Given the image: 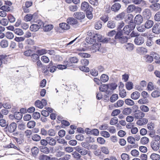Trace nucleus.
Here are the masks:
<instances>
[{
  "instance_id": "nucleus-1",
  "label": "nucleus",
  "mask_w": 160,
  "mask_h": 160,
  "mask_svg": "<svg viewBox=\"0 0 160 160\" xmlns=\"http://www.w3.org/2000/svg\"><path fill=\"white\" fill-rule=\"evenodd\" d=\"M114 38L117 41L121 44L127 42L128 39V37L122 33V31L119 30L117 32Z\"/></svg>"
},
{
  "instance_id": "nucleus-2",
  "label": "nucleus",
  "mask_w": 160,
  "mask_h": 160,
  "mask_svg": "<svg viewBox=\"0 0 160 160\" xmlns=\"http://www.w3.org/2000/svg\"><path fill=\"white\" fill-rule=\"evenodd\" d=\"M144 116L145 113L140 110H135L134 112V117L137 119L142 118Z\"/></svg>"
},
{
  "instance_id": "nucleus-3",
  "label": "nucleus",
  "mask_w": 160,
  "mask_h": 160,
  "mask_svg": "<svg viewBox=\"0 0 160 160\" xmlns=\"http://www.w3.org/2000/svg\"><path fill=\"white\" fill-rule=\"evenodd\" d=\"M41 25H40L41 27H43V30L44 32H49L52 29L53 26L52 24H47L45 25V24L42 22H41Z\"/></svg>"
},
{
  "instance_id": "nucleus-4",
  "label": "nucleus",
  "mask_w": 160,
  "mask_h": 160,
  "mask_svg": "<svg viewBox=\"0 0 160 160\" xmlns=\"http://www.w3.org/2000/svg\"><path fill=\"white\" fill-rule=\"evenodd\" d=\"M17 127V124L15 122H12L11 123L9 126L6 127L8 131L10 132H14L16 129Z\"/></svg>"
},
{
  "instance_id": "nucleus-5",
  "label": "nucleus",
  "mask_w": 160,
  "mask_h": 160,
  "mask_svg": "<svg viewBox=\"0 0 160 160\" xmlns=\"http://www.w3.org/2000/svg\"><path fill=\"white\" fill-rule=\"evenodd\" d=\"M143 21V18L141 15L138 14L135 17L134 22L137 25H140Z\"/></svg>"
},
{
  "instance_id": "nucleus-6",
  "label": "nucleus",
  "mask_w": 160,
  "mask_h": 160,
  "mask_svg": "<svg viewBox=\"0 0 160 160\" xmlns=\"http://www.w3.org/2000/svg\"><path fill=\"white\" fill-rule=\"evenodd\" d=\"M152 32L156 34L160 33V23L157 22L154 25L152 28Z\"/></svg>"
},
{
  "instance_id": "nucleus-7",
  "label": "nucleus",
  "mask_w": 160,
  "mask_h": 160,
  "mask_svg": "<svg viewBox=\"0 0 160 160\" xmlns=\"http://www.w3.org/2000/svg\"><path fill=\"white\" fill-rule=\"evenodd\" d=\"M144 38L140 35L136 37L134 40L135 43L138 45L142 44L144 43Z\"/></svg>"
},
{
  "instance_id": "nucleus-8",
  "label": "nucleus",
  "mask_w": 160,
  "mask_h": 160,
  "mask_svg": "<svg viewBox=\"0 0 160 160\" xmlns=\"http://www.w3.org/2000/svg\"><path fill=\"white\" fill-rule=\"evenodd\" d=\"M144 18L146 19H149L151 17L152 14L150 10L148 9H145L142 12Z\"/></svg>"
},
{
  "instance_id": "nucleus-9",
  "label": "nucleus",
  "mask_w": 160,
  "mask_h": 160,
  "mask_svg": "<svg viewBox=\"0 0 160 160\" xmlns=\"http://www.w3.org/2000/svg\"><path fill=\"white\" fill-rule=\"evenodd\" d=\"M73 16L77 19L81 20L84 18L85 15L83 12H75L73 14Z\"/></svg>"
},
{
  "instance_id": "nucleus-10",
  "label": "nucleus",
  "mask_w": 160,
  "mask_h": 160,
  "mask_svg": "<svg viewBox=\"0 0 160 160\" xmlns=\"http://www.w3.org/2000/svg\"><path fill=\"white\" fill-rule=\"evenodd\" d=\"M152 149L154 151L158 150L159 148V144L158 142L155 141H152L151 143Z\"/></svg>"
},
{
  "instance_id": "nucleus-11",
  "label": "nucleus",
  "mask_w": 160,
  "mask_h": 160,
  "mask_svg": "<svg viewBox=\"0 0 160 160\" xmlns=\"http://www.w3.org/2000/svg\"><path fill=\"white\" fill-rule=\"evenodd\" d=\"M39 148L41 152L44 154H48L50 152L49 149L46 146H40L39 147Z\"/></svg>"
},
{
  "instance_id": "nucleus-12",
  "label": "nucleus",
  "mask_w": 160,
  "mask_h": 160,
  "mask_svg": "<svg viewBox=\"0 0 160 160\" xmlns=\"http://www.w3.org/2000/svg\"><path fill=\"white\" fill-rule=\"evenodd\" d=\"M129 26L126 25L124 27L122 30H119V31H122V33L126 35H128L130 32H131V30L129 28Z\"/></svg>"
},
{
  "instance_id": "nucleus-13",
  "label": "nucleus",
  "mask_w": 160,
  "mask_h": 160,
  "mask_svg": "<svg viewBox=\"0 0 160 160\" xmlns=\"http://www.w3.org/2000/svg\"><path fill=\"white\" fill-rule=\"evenodd\" d=\"M147 20L145 22L144 25L146 29H149L153 26L154 24L152 20L149 19Z\"/></svg>"
},
{
  "instance_id": "nucleus-14",
  "label": "nucleus",
  "mask_w": 160,
  "mask_h": 160,
  "mask_svg": "<svg viewBox=\"0 0 160 160\" xmlns=\"http://www.w3.org/2000/svg\"><path fill=\"white\" fill-rule=\"evenodd\" d=\"M40 23H41V22ZM40 25L41 24L39 25L36 24L32 25L30 27V29L31 31L36 32L40 29V27H41Z\"/></svg>"
},
{
  "instance_id": "nucleus-15",
  "label": "nucleus",
  "mask_w": 160,
  "mask_h": 160,
  "mask_svg": "<svg viewBox=\"0 0 160 160\" xmlns=\"http://www.w3.org/2000/svg\"><path fill=\"white\" fill-rule=\"evenodd\" d=\"M67 21L68 24L71 25L76 24L78 22V21L76 19L72 17L68 18Z\"/></svg>"
},
{
  "instance_id": "nucleus-16",
  "label": "nucleus",
  "mask_w": 160,
  "mask_h": 160,
  "mask_svg": "<svg viewBox=\"0 0 160 160\" xmlns=\"http://www.w3.org/2000/svg\"><path fill=\"white\" fill-rule=\"evenodd\" d=\"M121 7V5L118 3H114L111 7V10L113 11L116 12L118 11Z\"/></svg>"
},
{
  "instance_id": "nucleus-17",
  "label": "nucleus",
  "mask_w": 160,
  "mask_h": 160,
  "mask_svg": "<svg viewBox=\"0 0 160 160\" xmlns=\"http://www.w3.org/2000/svg\"><path fill=\"white\" fill-rule=\"evenodd\" d=\"M89 7L88 3L84 1L82 2L81 4V9L82 10L85 11L88 9Z\"/></svg>"
},
{
  "instance_id": "nucleus-18",
  "label": "nucleus",
  "mask_w": 160,
  "mask_h": 160,
  "mask_svg": "<svg viewBox=\"0 0 160 160\" xmlns=\"http://www.w3.org/2000/svg\"><path fill=\"white\" fill-rule=\"evenodd\" d=\"M86 42L90 44H93V42H96V38L94 36L92 37H87L86 38Z\"/></svg>"
},
{
  "instance_id": "nucleus-19",
  "label": "nucleus",
  "mask_w": 160,
  "mask_h": 160,
  "mask_svg": "<svg viewBox=\"0 0 160 160\" xmlns=\"http://www.w3.org/2000/svg\"><path fill=\"white\" fill-rule=\"evenodd\" d=\"M39 151V149L37 147H33L31 150L32 156L34 157H36L38 154Z\"/></svg>"
},
{
  "instance_id": "nucleus-20",
  "label": "nucleus",
  "mask_w": 160,
  "mask_h": 160,
  "mask_svg": "<svg viewBox=\"0 0 160 160\" xmlns=\"http://www.w3.org/2000/svg\"><path fill=\"white\" fill-rule=\"evenodd\" d=\"M140 93L138 91H135L133 92L131 95V98L133 100L138 99L140 96Z\"/></svg>"
},
{
  "instance_id": "nucleus-21",
  "label": "nucleus",
  "mask_w": 160,
  "mask_h": 160,
  "mask_svg": "<svg viewBox=\"0 0 160 160\" xmlns=\"http://www.w3.org/2000/svg\"><path fill=\"white\" fill-rule=\"evenodd\" d=\"M47 140H48V142L50 145L54 146L56 144V140L54 138L50 137H47Z\"/></svg>"
},
{
  "instance_id": "nucleus-22",
  "label": "nucleus",
  "mask_w": 160,
  "mask_h": 160,
  "mask_svg": "<svg viewBox=\"0 0 160 160\" xmlns=\"http://www.w3.org/2000/svg\"><path fill=\"white\" fill-rule=\"evenodd\" d=\"M13 28V32L19 36H22L24 34V32L22 29L19 28L14 29Z\"/></svg>"
},
{
  "instance_id": "nucleus-23",
  "label": "nucleus",
  "mask_w": 160,
  "mask_h": 160,
  "mask_svg": "<svg viewBox=\"0 0 160 160\" xmlns=\"http://www.w3.org/2000/svg\"><path fill=\"white\" fill-rule=\"evenodd\" d=\"M94 37H95L96 40V38L98 39V40L100 42H107V39L106 38H104L100 35L96 34L95 36H94Z\"/></svg>"
},
{
  "instance_id": "nucleus-24",
  "label": "nucleus",
  "mask_w": 160,
  "mask_h": 160,
  "mask_svg": "<svg viewBox=\"0 0 160 160\" xmlns=\"http://www.w3.org/2000/svg\"><path fill=\"white\" fill-rule=\"evenodd\" d=\"M133 16L132 14H128L125 18V22L127 23L133 21Z\"/></svg>"
},
{
  "instance_id": "nucleus-25",
  "label": "nucleus",
  "mask_w": 160,
  "mask_h": 160,
  "mask_svg": "<svg viewBox=\"0 0 160 160\" xmlns=\"http://www.w3.org/2000/svg\"><path fill=\"white\" fill-rule=\"evenodd\" d=\"M101 47V44L97 43L94 44L92 46L91 48L93 50V51L97 52L99 51Z\"/></svg>"
},
{
  "instance_id": "nucleus-26",
  "label": "nucleus",
  "mask_w": 160,
  "mask_h": 160,
  "mask_svg": "<svg viewBox=\"0 0 160 160\" xmlns=\"http://www.w3.org/2000/svg\"><path fill=\"white\" fill-rule=\"evenodd\" d=\"M65 63L66 65H57V68L59 69L62 70L63 69H65L67 68V66L69 67L71 65L69 64V63L68 61H66L65 62Z\"/></svg>"
},
{
  "instance_id": "nucleus-27",
  "label": "nucleus",
  "mask_w": 160,
  "mask_h": 160,
  "mask_svg": "<svg viewBox=\"0 0 160 160\" xmlns=\"http://www.w3.org/2000/svg\"><path fill=\"white\" fill-rule=\"evenodd\" d=\"M150 8L154 11H157L160 8V4L156 3L150 6Z\"/></svg>"
},
{
  "instance_id": "nucleus-28",
  "label": "nucleus",
  "mask_w": 160,
  "mask_h": 160,
  "mask_svg": "<svg viewBox=\"0 0 160 160\" xmlns=\"http://www.w3.org/2000/svg\"><path fill=\"white\" fill-rule=\"evenodd\" d=\"M132 110L130 108H124L122 111V113L126 115L130 114L132 112Z\"/></svg>"
},
{
  "instance_id": "nucleus-29",
  "label": "nucleus",
  "mask_w": 160,
  "mask_h": 160,
  "mask_svg": "<svg viewBox=\"0 0 160 160\" xmlns=\"http://www.w3.org/2000/svg\"><path fill=\"white\" fill-rule=\"evenodd\" d=\"M108 79V76L105 74H102L100 77L101 81L103 82H107Z\"/></svg>"
},
{
  "instance_id": "nucleus-30",
  "label": "nucleus",
  "mask_w": 160,
  "mask_h": 160,
  "mask_svg": "<svg viewBox=\"0 0 160 160\" xmlns=\"http://www.w3.org/2000/svg\"><path fill=\"white\" fill-rule=\"evenodd\" d=\"M60 28L63 29L68 30L70 28V26L65 23H62L59 24Z\"/></svg>"
},
{
  "instance_id": "nucleus-31",
  "label": "nucleus",
  "mask_w": 160,
  "mask_h": 160,
  "mask_svg": "<svg viewBox=\"0 0 160 160\" xmlns=\"http://www.w3.org/2000/svg\"><path fill=\"white\" fill-rule=\"evenodd\" d=\"M125 16V13L124 12H122L116 16V19L118 20H122L124 18Z\"/></svg>"
},
{
  "instance_id": "nucleus-32",
  "label": "nucleus",
  "mask_w": 160,
  "mask_h": 160,
  "mask_svg": "<svg viewBox=\"0 0 160 160\" xmlns=\"http://www.w3.org/2000/svg\"><path fill=\"white\" fill-rule=\"evenodd\" d=\"M36 124V122L34 121H30L28 122L27 126L29 128H32L35 127Z\"/></svg>"
},
{
  "instance_id": "nucleus-33",
  "label": "nucleus",
  "mask_w": 160,
  "mask_h": 160,
  "mask_svg": "<svg viewBox=\"0 0 160 160\" xmlns=\"http://www.w3.org/2000/svg\"><path fill=\"white\" fill-rule=\"evenodd\" d=\"M31 57L32 61L34 62H36L39 60V57L37 54H32Z\"/></svg>"
},
{
  "instance_id": "nucleus-34",
  "label": "nucleus",
  "mask_w": 160,
  "mask_h": 160,
  "mask_svg": "<svg viewBox=\"0 0 160 160\" xmlns=\"http://www.w3.org/2000/svg\"><path fill=\"white\" fill-rule=\"evenodd\" d=\"M108 89V84H103L100 86L99 88V90L102 92H105Z\"/></svg>"
},
{
  "instance_id": "nucleus-35",
  "label": "nucleus",
  "mask_w": 160,
  "mask_h": 160,
  "mask_svg": "<svg viewBox=\"0 0 160 160\" xmlns=\"http://www.w3.org/2000/svg\"><path fill=\"white\" fill-rule=\"evenodd\" d=\"M150 158L152 160H159L160 159V156L158 154L153 153L150 156Z\"/></svg>"
},
{
  "instance_id": "nucleus-36",
  "label": "nucleus",
  "mask_w": 160,
  "mask_h": 160,
  "mask_svg": "<svg viewBox=\"0 0 160 160\" xmlns=\"http://www.w3.org/2000/svg\"><path fill=\"white\" fill-rule=\"evenodd\" d=\"M151 96L154 98L159 97L160 96V91L158 90L154 91L151 93Z\"/></svg>"
},
{
  "instance_id": "nucleus-37",
  "label": "nucleus",
  "mask_w": 160,
  "mask_h": 160,
  "mask_svg": "<svg viewBox=\"0 0 160 160\" xmlns=\"http://www.w3.org/2000/svg\"><path fill=\"white\" fill-rule=\"evenodd\" d=\"M41 139V137L37 134H33L32 136V139L34 141L38 142Z\"/></svg>"
},
{
  "instance_id": "nucleus-38",
  "label": "nucleus",
  "mask_w": 160,
  "mask_h": 160,
  "mask_svg": "<svg viewBox=\"0 0 160 160\" xmlns=\"http://www.w3.org/2000/svg\"><path fill=\"white\" fill-rule=\"evenodd\" d=\"M26 128V125L23 122H20L18 124V129L21 131H23Z\"/></svg>"
},
{
  "instance_id": "nucleus-39",
  "label": "nucleus",
  "mask_w": 160,
  "mask_h": 160,
  "mask_svg": "<svg viewBox=\"0 0 160 160\" xmlns=\"http://www.w3.org/2000/svg\"><path fill=\"white\" fill-rule=\"evenodd\" d=\"M136 9V7L134 5H129L127 8V12H131L134 11Z\"/></svg>"
},
{
  "instance_id": "nucleus-40",
  "label": "nucleus",
  "mask_w": 160,
  "mask_h": 160,
  "mask_svg": "<svg viewBox=\"0 0 160 160\" xmlns=\"http://www.w3.org/2000/svg\"><path fill=\"white\" fill-rule=\"evenodd\" d=\"M119 94L122 98H124L126 97L127 94L125 90L123 89L122 88H120Z\"/></svg>"
},
{
  "instance_id": "nucleus-41",
  "label": "nucleus",
  "mask_w": 160,
  "mask_h": 160,
  "mask_svg": "<svg viewBox=\"0 0 160 160\" xmlns=\"http://www.w3.org/2000/svg\"><path fill=\"white\" fill-rule=\"evenodd\" d=\"M118 98V95L116 94H113L110 97V101L112 102H115Z\"/></svg>"
},
{
  "instance_id": "nucleus-42",
  "label": "nucleus",
  "mask_w": 160,
  "mask_h": 160,
  "mask_svg": "<svg viewBox=\"0 0 160 160\" xmlns=\"http://www.w3.org/2000/svg\"><path fill=\"white\" fill-rule=\"evenodd\" d=\"M102 22L100 21H98L96 22L94 25L95 28L97 30H98L102 27Z\"/></svg>"
},
{
  "instance_id": "nucleus-43",
  "label": "nucleus",
  "mask_w": 160,
  "mask_h": 160,
  "mask_svg": "<svg viewBox=\"0 0 160 160\" xmlns=\"http://www.w3.org/2000/svg\"><path fill=\"white\" fill-rule=\"evenodd\" d=\"M68 8L70 11L72 12H74L78 10V7L76 5H71L68 7Z\"/></svg>"
},
{
  "instance_id": "nucleus-44",
  "label": "nucleus",
  "mask_w": 160,
  "mask_h": 160,
  "mask_svg": "<svg viewBox=\"0 0 160 160\" xmlns=\"http://www.w3.org/2000/svg\"><path fill=\"white\" fill-rule=\"evenodd\" d=\"M146 58V61L148 63H151L153 61V57L148 55H146L145 56Z\"/></svg>"
},
{
  "instance_id": "nucleus-45",
  "label": "nucleus",
  "mask_w": 160,
  "mask_h": 160,
  "mask_svg": "<svg viewBox=\"0 0 160 160\" xmlns=\"http://www.w3.org/2000/svg\"><path fill=\"white\" fill-rule=\"evenodd\" d=\"M14 117H15V119L19 120L22 118V115L21 112H14Z\"/></svg>"
},
{
  "instance_id": "nucleus-46",
  "label": "nucleus",
  "mask_w": 160,
  "mask_h": 160,
  "mask_svg": "<svg viewBox=\"0 0 160 160\" xmlns=\"http://www.w3.org/2000/svg\"><path fill=\"white\" fill-rule=\"evenodd\" d=\"M125 102L126 104L129 106H132L134 104V101L129 98L126 99L125 100Z\"/></svg>"
},
{
  "instance_id": "nucleus-47",
  "label": "nucleus",
  "mask_w": 160,
  "mask_h": 160,
  "mask_svg": "<svg viewBox=\"0 0 160 160\" xmlns=\"http://www.w3.org/2000/svg\"><path fill=\"white\" fill-rule=\"evenodd\" d=\"M8 123L6 121L3 119H0V126L2 127H7Z\"/></svg>"
},
{
  "instance_id": "nucleus-48",
  "label": "nucleus",
  "mask_w": 160,
  "mask_h": 160,
  "mask_svg": "<svg viewBox=\"0 0 160 160\" xmlns=\"http://www.w3.org/2000/svg\"><path fill=\"white\" fill-rule=\"evenodd\" d=\"M133 44L131 43H128L125 45L126 48L128 51H130L133 49Z\"/></svg>"
},
{
  "instance_id": "nucleus-49",
  "label": "nucleus",
  "mask_w": 160,
  "mask_h": 160,
  "mask_svg": "<svg viewBox=\"0 0 160 160\" xmlns=\"http://www.w3.org/2000/svg\"><path fill=\"white\" fill-rule=\"evenodd\" d=\"M1 46L3 48H6L8 46V41L5 40H2L0 42Z\"/></svg>"
},
{
  "instance_id": "nucleus-50",
  "label": "nucleus",
  "mask_w": 160,
  "mask_h": 160,
  "mask_svg": "<svg viewBox=\"0 0 160 160\" xmlns=\"http://www.w3.org/2000/svg\"><path fill=\"white\" fill-rule=\"evenodd\" d=\"M108 89L112 90H113L115 89L117 86V84L115 83H112L108 84Z\"/></svg>"
},
{
  "instance_id": "nucleus-51",
  "label": "nucleus",
  "mask_w": 160,
  "mask_h": 160,
  "mask_svg": "<svg viewBox=\"0 0 160 160\" xmlns=\"http://www.w3.org/2000/svg\"><path fill=\"white\" fill-rule=\"evenodd\" d=\"M72 156L73 158H75L77 159L76 160H81L80 158L81 157V155L76 152H74L72 154Z\"/></svg>"
},
{
  "instance_id": "nucleus-52",
  "label": "nucleus",
  "mask_w": 160,
  "mask_h": 160,
  "mask_svg": "<svg viewBox=\"0 0 160 160\" xmlns=\"http://www.w3.org/2000/svg\"><path fill=\"white\" fill-rule=\"evenodd\" d=\"M126 87L128 90H131L133 88V84L132 82H128L126 84Z\"/></svg>"
},
{
  "instance_id": "nucleus-53",
  "label": "nucleus",
  "mask_w": 160,
  "mask_h": 160,
  "mask_svg": "<svg viewBox=\"0 0 160 160\" xmlns=\"http://www.w3.org/2000/svg\"><path fill=\"white\" fill-rule=\"evenodd\" d=\"M33 16L30 14H27L24 17V19L26 21H31L33 18Z\"/></svg>"
},
{
  "instance_id": "nucleus-54",
  "label": "nucleus",
  "mask_w": 160,
  "mask_h": 160,
  "mask_svg": "<svg viewBox=\"0 0 160 160\" xmlns=\"http://www.w3.org/2000/svg\"><path fill=\"white\" fill-rule=\"evenodd\" d=\"M108 27L110 28H113L116 26L115 23L113 21H109L108 22L107 25Z\"/></svg>"
},
{
  "instance_id": "nucleus-55",
  "label": "nucleus",
  "mask_w": 160,
  "mask_h": 160,
  "mask_svg": "<svg viewBox=\"0 0 160 160\" xmlns=\"http://www.w3.org/2000/svg\"><path fill=\"white\" fill-rule=\"evenodd\" d=\"M118 120L117 118L114 117L112 118L110 120V124L111 125H115L118 123Z\"/></svg>"
},
{
  "instance_id": "nucleus-56",
  "label": "nucleus",
  "mask_w": 160,
  "mask_h": 160,
  "mask_svg": "<svg viewBox=\"0 0 160 160\" xmlns=\"http://www.w3.org/2000/svg\"><path fill=\"white\" fill-rule=\"evenodd\" d=\"M70 62L71 63H77L79 60L78 58L76 57L70 58L69 59Z\"/></svg>"
},
{
  "instance_id": "nucleus-57",
  "label": "nucleus",
  "mask_w": 160,
  "mask_h": 160,
  "mask_svg": "<svg viewBox=\"0 0 160 160\" xmlns=\"http://www.w3.org/2000/svg\"><path fill=\"white\" fill-rule=\"evenodd\" d=\"M137 30L139 32H143L145 31L146 30V28L145 27L144 25H141L137 26Z\"/></svg>"
},
{
  "instance_id": "nucleus-58",
  "label": "nucleus",
  "mask_w": 160,
  "mask_h": 160,
  "mask_svg": "<svg viewBox=\"0 0 160 160\" xmlns=\"http://www.w3.org/2000/svg\"><path fill=\"white\" fill-rule=\"evenodd\" d=\"M81 145L82 147L88 150L90 149V144L89 143L87 142H82L81 143Z\"/></svg>"
},
{
  "instance_id": "nucleus-59",
  "label": "nucleus",
  "mask_w": 160,
  "mask_h": 160,
  "mask_svg": "<svg viewBox=\"0 0 160 160\" xmlns=\"http://www.w3.org/2000/svg\"><path fill=\"white\" fill-rule=\"evenodd\" d=\"M128 23L129 24L127 25L129 26V28L130 29L131 31H132L135 28L136 24L134 22H133V21L129 22Z\"/></svg>"
},
{
  "instance_id": "nucleus-60",
  "label": "nucleus",
  "mask_w": 160,
  "mask_h": 160,
  "mask_svg": "<svg viewBox=\"0 0 160 160\" xmlns=\"http://www.w3.org/2000/svg\"><path fill=\"white\" fill-rule=\"evenodd\" d=\"M149 142V139L145 137H144L141 138V142L143 144H145L148 143Z\"/></svg>"
},
{
  "instance_id": "nucleus-61",
  "label": "nucleus",
  "mask_w": 160,
  "mask_h": 160,
  "mask_svg": "<svg viewBox=\"0 0 160 160\" xmlns=\"http://www.w3.org/2000/svg\"><path fill=\"white\" fill-rule=\"evenodd\" d=\"M6 37L8 39H12L14 38V36L12 32H8L6 33Z\"/></svg>"
},
{
  "instance_id": "nucleus-62",
  "label": "nucleus",
  "mask_w": 160,
  "mask_h": 160,
  "mask_svg": "<svg viewBox=\"0 0 160 160\" xmlns=\"http://www.w3.org/2000/svg\"><path fill=\"white\" fill-rule=\"evenodd\" d=\"M36 53L38 55H42L43 54H45L47 53L46 50L45 49H41L38 50Z\"/></svg>"
},
{
  "instance_id": "nucleus-63",
  "label": "nucleus",
  "mask_w": 160,
  "mask_h": 160,
  "mask_svg": "<svg viewBox=\"0 0 160 160\" xmlns=\"http://www.w3.org/2000/svg\"><path fill=\"white\" fill-rule=\"evenodd\" d=\"M121 157L122 160H129V156L126 153L122 154Z\"/></svg>"
},
{
  "instance_id": "nucleus-64",
  "label": "nucleus",
  "mask_w": 160,
  "mask_h": 160,
  "mask_svg": "<svg viewBox=\"0 0 160 160\" xmlns=\"http://www.w3.org/2000/svg\"><path fill=\"white\" fill-rule=\"evenodd\" d=\"M71 155L68 154H66L63 157L60 158L59 160H69L70 158Z\"/></svg>"
}]
</instances>
